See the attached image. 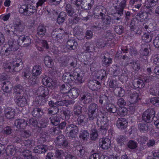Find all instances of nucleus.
I'll return each instance as SVG.
<instances>
[{
    "label": "nucleus",
    "instance_id": "423d86ee",
    "mask_svg": "<svg viewBox=\"0 0 159 159\" xmlns=\"http://www.w3.org/2000/svg\"><path fill=\"white\" fill-rule=\"evenodd\" d=\"M35 11L34 7L28 4L22 5L19 10L20 13L26 16L32 15Z\"/></svg>",
    "mask_w": 159,
    "mask_h": 159
},
{
    "label": "nucleus",
    "instance_id": "a18cd8bd",
    "mask_svg": "<svg viewBox=\"0 0 159 159\" xmlns=\"http://www.w3.org/2000/svg\"><path fill=\"white\" fill-rule=\"evenodd\" d=\"M77 150L78 151L77 155L79 157L84 158L85 157V151L82 146H78L77 148Z\"/></svg>",
    "mask_w": 159,
    "mask_h": 159
},
{
    "label": "nucleus",
    "instance_id": "c03bdc74",
    "mask_svg": "<svg viewBox=\"0 0 159 159\" xmlns=\"http://www.w3.org/2000/svg\"><path fill=\"white\" fill-rule=\"evenodd\" d=\"M73 33L75 36H79L83 34V28L79 26H75L73 29Z\"/></svg>",
    "mask_w": 159,
    "mask_h": 159
},
{
    "label": "nucleus",
    "instance_id": "dca6fc26",
    "mask_svg": "<svg viewBox=\"0 0 159 159\" xmlns=\"http://www.w3.org/2000/svg\"><path fill=\"white\" fill-rule=\"evenodd\" d=\"M138 23L136 19L132 18L129 25L130 30L135 34H140L141 33V30L139 28L137 25Z\"/></svg>",
    "mask_w": 159,
    "mask_h": 159
},
{
    "label": "nucleus",
    "instance_id": "3c124183",
    "mask_svg": "<svg viewBox=\"0 0 159 159\" xmlns=\"http://www.w3.org/2000/svg\"><path fill=\"white\" fill-rule=\"evenodd\" d=\"M89 135V133L87 130H82L80 131L79 134V137L80 138L84 140L88 138Z\"/></svg>",
    "mask_w": 159,
    "mask_h": 159
},
{
    "label": "nucleus",
    "instance_id": "20e7f679",
    "mask_svg": "<svg viewBox=\"0 0 159 159\" xmlns=\"http://www.w3.org/2000/svg\"><path fill=\"white\" fill-rule=\"evenodd\" d=\"M70 2L77 7L80 6L86 10L90 9L94 3L93 0H71Z\"/></svg>",
    "mask_w": 159,
    "mask_h": 159
},
{
    "label": "nucleus",
    "instance_id": "473e14b6",
    "mask_svg": "<svg viewBox=\"0 0 159 159\" xmlns=\"http://www.w3.org/2000/svg\"><path fill=\"white\" fill-rule=\"evenodd\" d=\"M106 109L110 115L116 116L117 108L115 106L111 104H109L106 106Z\"/></svg>",
    "mask_w": 159,
    "mask_h": 159
},
{
    "label": "nucleus",
    "instance_id": "c756f323",
    "mask_svg": "<svg viewBox=\"0 0 159 159\" xmlns=\"http://www.w3.org/2000/svg\"><path fill=\"white\" fill-rule=\"evenodd\" d=\"M46 32V27L43 25L39 24L37 29V34L40 37H43Z\"/></svg>",
    "mask_w": 159,
    "mask_h": 159
},
{
    "label": "nucleus",
    "instance_id": "6e6552de",
    "mask_svg": "<svg viewBox=\"0 0 159 159\" xmlns=\"http://www.w3.org/2000/svg\"><path fill=\"white\" fill-rule=\"evenodd\" d=\"M55 141L56 144L60 148H65L69 147V141L63 135H61L57 137Z\"/></svg>",
    "mask_w": 159,
    "mask_h": 159
},
{
    "label": "nucleus",
    "instance_id": "c85d7f7f",
    "mask_svg": "<svg viewBox=\"0 0 159 159\" xmlns=\"http://www.w3.org/2000/svg\"><path fill=\"white\" fill-rule=\"evenodd\" d=\"M95 47L93 42H86L83 46V49L86 52H92L94 50Z\"/></svg>",
    "mask_w": 159,
    "mask_h": 159
},
{
    "label": "nucleus",
    "instance_id": "4be33fe9",
    "mask_svg": "<svg viewBox=\"0 0 159 159\" xmlns=\"http://www.w3.org/2000/svg\"><path fill=\"white\" fill-rule=\"evenodd\" d=\"M19 37L18 42L20 44H22L24 47H27L31 43L30 39L27 36L18 35Z\"/></svg>",
    "mask_w": 159,
    "mask_h": 159
},
{
    "label": "nucleus",
    "instance_id": "bb28decb",
    "mask_svg": "<svg viewBox=\"0 0 159 159\" xmlns=\"http://www.w3.org/2000/svg\"><path fill=\"white\" fill-rule=\"evenodd\" d=\"M47 148L45 145L40 144L36 146L34 148V152L35 153H42L46 152Z\"/></svg>",
    "mask_w": 159,
    "mask_h": 159
},
{
    "label": "nucleus",
    "instance_id": "f8f14e48",
    "mask_svg": "<svg viewBox=\"0 0 159 159\" xmlns=\"http://www.w3.org/2000/svg\"><path fill=\"white\" fill-rule=\"evenodd\" d=\"M100 58L102 60V64L103 66L107 67L112 63V58L110 57L108 53L105 52H103L101 54Z\"/></svg>",
    "mask_w": 159,
    "mask_h": 159
},
{
    "label": "nucleus",
    "instance_id": "ddd939ff",
    "mask_svg": "<svg viewBox=\"0 0 159 159\" xmlns=\"http://www.w3.org/2000/svg\"><path fill=\"white\" fill-rule=\"evenodd\" d=\"M13 24L16 33H17L18 36L19 33L23 31L25 29L24 25L22 23L21 21L18 18L15 19L13 21Z\"/></svg>",
    "mask_w": 159,
    "mask_h": 159
},
{
    "label": "nucleus",
    "instance_id": "72a5a7b5",
    "mask_svg": "<svg viewBox=\"0 0 159 159\" xmlns=\"http://www.w3.org/2000/svg\"><path fill=\"white\" fill-rule=\"evenodd\" d=\"M42 68L39 65L34 66L32 71V74L33 76L37 77L41 73Z\"/></svg>",
    "mask_w": 159,
    "mask_h": 159
},
{
    "label": "nucleus",
    "instance_id": "69168bd1",
    "mask_svg": "<svg viewBox=\"0 0 159 159\" xmlns=\"http://www.w3.org/2000/svg\"><path fill=\"white\" fill-rule=\"evenodd\" d=\"M148 137L145 136H139L137 139L138 142L141 144H143L148 140Z\"/></svg>",
    "mask_w": 159,
    "mask_h": 159
},
{
    "label": "nucleus",
    "instance_id": "6e6d98bb",
    "mask_svg": "<svg viewBox=\"0 0 159 159\" xmlns=\"http://www.w3.org/2000/svg\"><path fill=\"white\" fill-rule=\"evenodd\" d=\"M108 120L107 116L102 115L101 121V126L108 127Z\"/></svg>",
    "mask_w": 159,
    "mask_h": 159
},
{
    "label": "nucleus",
    "instance_id": "774afa93",
    "mask_svg": "<svg viewBox=\"0 0 159 159\" xmlns=\"http://www.w3.org/2000/svg\"><path fill=\"white\" fill-rule=\"evenodd\" d=\"M115 91L117 93L118 96L119 97H123L125 94L124 90L121 87H118L115 89Z\"/></svg>",
    "mask_w": 159,
    "mask_h": 159
},
{
    "label": "nucleus",
    "instance_id": "2f4dec72",
    "mask_svg": "<svg viewBox=\"0 0 159 159\" xmlns=\"http://www.w3.org/2000/svg\"><path fill=\"white\" fill-rule=\"evenodd\" d=\"M4 112L6 117L8 119L13 118L15 113L14 109L11 107L5 109Z\"/></svg>",
    "mask_w": 159,
    "mask_h": 159
},
{
    "label": "nucleus",
    "instance_id": "603ef678",
    "mask_svg": "<svg viewBox=\"0 0 159 159\" xmlns=\"http://www.w3.org/2000/svg\"><path fill=\"white\" fill-rule=\"evenodd\" d=\"M127 139L126 136L120 135L116 139V141L118 143L122 146L124 144V142Z\"/></svg>",
    "mask_w": 159,
    "mask_h": 159
},
{
    "label": "nucleus",
    "instance_id": "13d9d810",
    "mask_svg": "<svg viewBox=\"0 0 159 159\" xmlns=\"http://www.w3.org/2000/svg\"><path fill=\"white\" fill-rule=\"evenodd\" d=\"M91 131L90 134V139L92 140H95L97 139L98 136L97 130L95 128H94L92 129Z\"/></svg>",
    "mask_w": 159,
    "mask_h": 159
},
{
    "label": "nucleus",
    "instance_id": "5701e85b",
    "mask_svg": "<svg viewBox=\"0 0 159 159\" xmlns=\"http://www.w3.org/2000/svg\"><path fill=\"white\" fill-rule=\"evenodd\" d=\"M37 94L39 96L45 97L49 93V90L48 88L44 86L39 87L36 90Z\"/></svg>",
    "mask_w": 159,
    "mask_h": 159
},
{
    "label": "nucleus",
    "instance_id": "09e8293b",
    "mask_svg": "<svg viewBox=\"0 0 159 159\" xmlns=\"http://www.w3.org/2000/svg\"><path fill=\"white\" fill-rule=\"evenodd\" d=\"M127 112V110L125 107H120L117 108L115 116H116L117 115H119L122 116L126 115Z\"/></svg>",
    "mask_w": 159,
    "mask_h": 159
},
{
    "label": "nucleus",
    "instance_id": "7ed1b4c3",
    "mask_svg": "<svg viewBox=\"0 0 159 159\" xmlns=\"http://www.w3.org/2000/svg\"><path fill=\"white\" fill-rule=\"evenodd\" d=\"M101 19V21L96 22L95 24L92 27V31H97L102 29L105 30L110 26L111 22L110 16H106Z\"/></svg>",
    "mask_w": 159,
    "mask_h": 159
},
{
    "label": "nucleus",
    "instance_id": "9b49d317",
    "mask_svg": "<svg viewBox=\"0 0 159 159\" xmlns=\"http://www.w3.org/2000/svg\"><path fill=\"white\" fill-rule=\"evenodd\" d=\"M141 49L140 50V56L145 60L147 59V56H148L149 52L151 51V46L150 44L145 43L142 44L141 45Z\"/></svg>",
    "mask_w": 159,
    "mask_h": 159
},
{
    "label": "nucleus",
    "instance_id": "412c9836",
    "mask_svg": "<svg viewBox=\"0 0 159 159\" xmlns=\"http://www.w3.org/2000/svg\"><path fill=\"white\" fill-rule=\"evenodd\" d=\"M27 96H17L16 98L15 102L19 107H22L27 104Z\"/></svg>",
    "mask_w": 159,
    "mask_h": 159
},
{
    "label": "nucleus",
    "instance_id": "4c0bfd02",
    "mask_svg": "<svg viewBox=\"0 0 159 159\" xmlns=\"http://www.w3.org/2000/svg\"><path fill=\"white\" fill-rule=\"evenodd\" d=\"M5 150L8 156L14 155L16 152V148L13 145L8 146Z\"/></svg>",
    "mask_w": 159,
    "mask_h": 159
},
{
    "label": "nucleus",
    "instance_id": "aec40b11",
    "mask_svg": "<svg viewBox=\"0 0 159 159\" xmlns=\"http://www.w3.org/2000/svg\"><path fill=\"white\" fill-rule=\"evenodd\" d=\"M116 125L118 129H124L127 126V121L124 118H119L116 121Z\"/></svg>",
    "mask_w": 159,
    "mask_h": 159
},
{
    "label": "nucleus",
    "instance_id": "f03ea898",
    "mask_svg": "<svg viewBox=\"0 0 159 159\" xmlns=\"http://www.w3.org/2000/svg\"><path fill=\"white\" fill-rule=\"evenodd\" d=\"M3 66L7 72H18L22 69L23 64L20 59H15L14 61H7L4 63Z\"/></svg>",
    "mask_w": 159,
    "mask_h": 159
},
{
    "label": "nucleus",
    "instance_id": "7c9ffc66",
    "mask_svg": "<svg viewBox=\"0 0 159 159\" xmlns=\"http://www.w3.org/2000/svg\"><path fill=\"white\" fill-rule=\"evenodd\" d=\"M111 100V97L105 95H102L99 97V101L101 104L104 105L108 103Z\"/></svg>",
    "mask_w": 159,
    "mask_h": 159
},
{
    "label": "nucleus",
    "instance_id": "f257e3e1",
    "mask_svg": "<svg viewBox=\"0 0 159 159\" xmlns=\"http://www.w3.org/2000/svg\"><path fill=\"white\" fill-rule=\"evenodd\" d=\"M98 106L96 103H92L89 104L87 113L88 120L92 122H96L98 125V122L101 118L98 112Z\"/></svg>",
    "mask_w": 159,
    "mask_h": 159
},
{
    "label": "nucleus",
    "instance_id": "39448f33",
    "mask_svg": "<svg viewBox=\"0 0 159 159\" xmlns=\"http://www.w3.org/2000/svg\"><path fill=\"white\" fill-rule=\"evenodd\" d=\"M65 132L70 139L75 138L79 132V128L73 124H67L66 126Z\"/></svg>",
    "mask_w": 159,
    "mask_h": 159
},
{
    "label": "nucleus",
    "instance_id": "79ce46f5",
    "mask_svg": "<svg viewBox=\"0 0 159 159\" xmlns=\"http://www.w3.org/2000/svg\"><path fill=\"white\" fill-rule=\"evenodd\" d=\"M44 61L45 65L48 67H52L53 65L54 62L51 58L48 56L44 57Z\"/></svg>",
    "mask_w": 159,
    "mask_h": 159
},
{
    "label": "nucleus",
    "instance_id": "a878e982",
    "mask_svg": "<svg viewBox=\"0 0 159 159\" xmlns=\"http://www.w3.org/2000/svg\"><path fill=\"white\" fill-rule=\"evenodd\" d=\"M136 19L140 20L142 21L143 20L146 21L150 18V16H148L146 12L141 11L136 16Z\"/></svg>",
    "mask_w": 159,
    "mask_h": 159
},
{
    "label": "nucleus",
    "instance_id": "338daca9",
    "mask_svg": "<svg viewBox=\"0 0 159 159\" xmlns=\"http://www.w3.org/2000/svg\"><path fill=\"white\" fill-rule=\"evenodd\" d=\"M20 135L24 138H29L31 135V132L28 130H24L21 132Z\"/></svg>",
    "mask_w": 159,
    "mask_h": 159
},
{
    "label": "nucleus",
    "instance_id": "cd10ccee",
    "mask_svg": "<svg viewBox=\"0 0 159 159\" xmlns=\"http://www.w3.org/2000/svg\"><path fill=\"white\" fill-rule=\"evenodd\" d=\"M79 93V90L78 89L73 88L69 90L67 95L71 99H75L78 97Z\"/></svg>",
    "mask_w": 159,
    "mask_h": 159
},
{
    "label": "nucleus",
    "instance_id": "680f3d73",
    "mask_svg": "<svg viewBox=\"0 0 159 159\" xmlns=\"http://www.w3.org/2000/svg\"><path fill=\"white\" fill-rule=\"evenodd\" d=\"M52 80L49 78L45 77L42 79L43 84L48 87H49L52 85Z\"/></svg>",
    "mask_w": 159,
    "mask_h": 159
},
{
    "label": "nucleus",
    "instance_id": "f3484780",
    "mask_svg": "<svg viewBox=\"0 0 159 159\" xmlns=\"http://www.w3.org/2000/svg\"><path fill=\"white\" fill-rule=\"evenodd\" d=\"M99 143L100 147L103 149H107L111 146L110 140L107 138H103L99 140Z\"/></svg>",
    "mask_w": 159,
    "mask_h": 159
},
{
    "label": "nucleus",
    "instance_id": "37998d69",
    "mask_svg": "<svg viewBox=\"0 0 159 159\" xmlns=\"http://www.w3.org/2000/svg\"><path fill=\"white\" fill-rule=\"evenodd\" d=\"M65 11L67 15L72 16L75 13L74 10L70 4H67L65 7Z\"/></svg>",
    "mask_w": 159,
    "mask_h": 159
},
{
    "label": "nucleus",
    "instance_id": "e433bc0d",
    "mask_svg": "<svg viewBox=\"0 0 159 159\" xmlns=\"http://www.w3.org/2000/svg\"><path fill=\"white\" fill-rule=\"evenodd\" d=\"M32 114L34 117L39 118L43 114V110L40 108H35L32 111Z\"/></svg>",
    "mask_w": 159,
    "mask_h": 159
},
{
    "label": "nucleus",
    "instance_id": "b1692460",
    "mask_svg": "<svg viewBox=\"0 0 159 159\" xmlns=\"http://www.w3.org/2000/svg\"><path fill=\"white\" fill-rule=\"evenodd\" d=\"M15 125L17 128L20 129H25L27 126L28 123L25 120L20 119L16 120L14 123Z\"/></svg>",
    "mask_w": 159,
    "mask_h": 159
},
{
    "label": "nucleus",
    "instance_id": "6ab92c4d",
    "mask_svg": "<svg viewBox=\"0 0 159 159\" xmlns=\"http://www.w3.org/2000/svg\"><path fill=\"white\" fill-rule=\"evenodd\" d=\"M138 129L139 131L142 133H147L148 131L151 130L152 125L144 122H140L138 124Z\"/></svg>",
    "mask_w": 159,
    "mask_h": 159
},
{
    "label": "nucleus",
    "instance_id": "0eeeda50",
    "mask_svg": "<svg viewBox=\"0 0 159 159\" xmlns=\"http://www.w3.org/2000/svg\"><path fill=\"white\" fill-rule=\"evenodd\" d=\"M155 111L153 109H148L143 113L142 116V119L145 122L149 123L151 122L154 119H157V117H155Z\"/></svg>",
    "mask_w": 159,
    "mask_h": 159
},
{
    "label": "nucleus",
    "instance_id": "c9c22d12",
    "mask_svg": "<svg viewBox=\"0 0 159 159\" xmlns=\"http://www.w3.org/2000/svg\"><path fill=\"white\" fill-rule=\"evenodd\" d=\"M81 101L84 104H87L91 102V96L89 93H85L81 96Z\"/></svg>",
    "mask_w": 159,
    "mask_h": 159
},
{
    "label": "nucleus",
    "instance_id": "0e129e2a",
    "mask_svg": "<svg viewBox=\"0 0 159 159\" xmlns=\"http://www.w3.org/2000/svg\"><path fill=\"white\" fill-rule=\"evenodd\" d=\"M47 99L44 97L41 96L37 101V104L39 106L43 105L47 102Z\"/></svg>",
    "mask_w": 159,
    "mask_h": 159
},
{
    "label": "nucleus",
    "instance_id": "2eb2a0df",
    "mask_svg": "<svg viewBox=\"0 0 159 159\" xmlns=\"http://www.w3.org/2000/svg\"><path fill=\"white\" fill-rule=\"evenodd\" d=\"M65 31L62 28L55 29L52 32V37L57 40L62 39L65 36Z\"/></svg>",
    "mask_w": 159,
    "mask_h": 159
},
{
    "label": "nucleus",
    "instance_id": "4468645a",
    "mask_svg": "<svg viewBox=\"0 0 159 159\" xmlns=\"http://www.w3.org/2000/svg\"><path fill=\"white\" fill-rule=\"evenodd\" d=\"M19 42H17L13 39H11L9 41V47L5 51V53L7 55V53L8 54L10 53L11 51H16L19 48Z\"/></svg>",
    "mask_w": 159,
    "mask_h": 159
},
{
    "label": "nucleus",
    "instance_id": "bf43d9fd",
    "mask_svg": "<svg viewBox=\"0 0 159 159\" xmlns=\"http://www.w3.org/2000/svg\"><path fill=\"white\" fill-rule=\"evenodd\" d=\"M128 147L131 149H136L138 146L137 143L133 140L129 141L127 143Z\"/></svg>",
    "mask_w": 159,
    "mask_h": 159
},
{
    "label": "nucleus",
    "instance_id": "de8ad7c7",
    "mask_svg": "<svg viewBox=\"0 0 159 159\" xmlns=\"http://www.w3.org/2000/svg\"><path fill=\"white\" fill-rule=\"evenodd\" d=\"M66 16V14L64 12H61L58 15L57 19L58 23L60 24L62 23L65 20Z\"/></svg>",
    "mask_w": 159,
    "mask_h": 159
},
{
    "label": "nucleus",
    "instance_id": "864d4df0",
    "mask_svg": "<svg viewBox=\"0 0 159 159\" xmlns=\"http://www.w3.org/2000/svg\"><path fill=\"white\" fill-rule=\"evenodd\" d=\"M148 91L150 94L153 96H157L159 94V89L156 87H150Z\"/></svg>",
    "mask_w": 159,
    "mask_h": 159
},
{
    "label": "nucleus",
    "instance_id": "49530a36",
    "mask_svg": "<svg viewBox=\"0 0 159 159\" xmlns=\"http://www.w3.org/2000/svg\"><path fill=\"white\" fill-rule=\"evenodd\" d=\"M11 87V84L9 82H4L3 85L2 86V88L3 91L5 92L4 94L7 93H10L9 88Z\"/></svg>",
    "mask_w": 159,
    "mask_h": 159
},
{
    "label": "nucleus",
    "instance_id": "5fc2aeb1",
    "mask_svg": "<svg viewBox=\"0 0 159 159\" xmlns=\"http://www.w3.org/2000/svg\"><path fill=\"white\" fill-rule=\"evenodd\" d=\"M73 111L75 115H79L82 113V107L80 105H75L74 107Z\"/></svg>",
    "mask_w": 159,
    "mask_h": 159
},
{
    "label": "nucleus",
    "instance_id": "a19ab883",
    "mask_svg": "<svg viewBox=\"0 0 159 159\" xmlns=\"http://www.w3.org/2000/svg\"><path fill=\"white\" fill-rule=\"evenodd\" d=\"M49 119L52 124L54 125H57L59 123L60 118L59 115H53L49 118Z\"/></svg>",
    "mask_w": 159,
    "mask_h": 159
},
{
    "label": "nucleus",
    "instance_id": "9d476101",
    "mask_svg": "<svg viewBox=\"0 0 159 159\" xmlns=\"http://www.w3.org/2000/svg\"><path fill=\"white\" fill-rule=\"evenodd\" d=\"M106 8L102 6H99L94 8L93 15L96 18L100 17L101 19L105 17L107 14Z\"/></svg>",
    "mask_w": 159,
    "mask_h": 159
},
{
    "label": "nucleus",
    "instance_id": "58836bf2",
    "mask_svg": "<svg viewBox=\"0 0 159 159\" xmlns=\"http://www.w3.org/2000/svg\"><path fill=\"white\" fill-rule=\"evenodd\" d=\"M77 43L73 40H69L66 43V46L69 49L74 50L76 48Z\"/></svg>",
    "mask_w": 159,
    "mask_h": 159
},
{
    "label": "nucleus",
    "instance_id": "4d7b16f0",
    "mask_svg": "<svg viewBox=\"0 0 159 159\" xmlns=\"http://www.w3.org/2000/svg\"><path fill=\"white\" fill-rule=\"evenodd\" d=\"M114 28L116 33L119 34H120L123 32L124 27L122 25H116L114 26Z\"/></svg>",
    "mask_w": 159,
    "mask_h": 159
},
{
    "label": "nucleus",
    "instance_id": "a211bd4d",
    "mask_svg": "<svg viewBox=\"0 0 159 159\" xmlns=\"http://www.w3.org/2000/svg\"><path fill=\"white\" fill-rule=\"evenodd\" d=\"M88 86L89 89L93 91H97L101 87L100 83L95 80H90L88 83Z\"/></svg>",
    "mask_w": 159,
    "mask_h": 159
},
{
    "label": "nucleus",
    "instance_id": "393cba45",
    "mask_svg": "<svg viewBox=\"0 0 159 159\" xmlns=\"http://www.w3.org/2000/svg\"><path fill=\"white\" fill-rule=\"evenodd\" d=\"M62 78L64 82L68 83H71L75 80V77L69 72L64 73Z\"/></svg>",
    "mask_w": 159,
    "mask_h": 159
},
{
    "label": "nucleus",
    "instance_id": "1a4fd4ad",
    "mask_svg": "<svg viewBox=\"0 0 159 159\" xmlns=\"http://www.w3.org/2000/svg\"><path fill=\"white\" fill-rule=\"evenodd\" d=\"M149 80L148 77H145L140 79H134L132 82L134 88H143L145 86V83L148 82Z\"/></svg>",
    "mask_w": 159,
    "mask_h": 159
},
{
    "label": "nucleus",
    "instance_id": "8fccbe9b",
    "mask_svg": "<svg viewBox=\"0 0 159 159\" xmlns=\"http://www.w3.org/2000/svg\"><path fill=\"white\" fill-rule=\"evenodd\" d=\"M85 118L86 116L84 115H80L77 118V124L80 125H84L86 123L85 121Z\"/></svg>",
    "mask_w": 159,
    "mask_h": 159
},
{
    "label": "nucleus",
    "instance_id": "e2e57ef3",
    "mask_svg": "<svg viewBox=\"0 0 159 159\" xmlns=\"http://www.w3.org/2000/svg\"><path fill=\"white\" fill-rule=\"evenodd\" d=\"M21 76L24 79H28L30 77V72L29 70L26 69H24Z\"/></svg>",
    "mask_w": 159,
    "mask_h": 159
},
{
    "label": "nucleus",
    "instance_id": "ea45409f",
    "mask_svg": "<svg viewBox=\"0 0 159 159\" xmlns=\"http://www.w3.org/2000/svg\"><path fill=\"white\" fill-rule=\"evenodd\" d=\"M24 89V88L20 84H16L13 89L14 94L15 95H20L22 92H23Z\"/></svg>",
    "mask_w": 159,
    "mask_h": 159
},
{
    "label": "nucleus",
    "instance_id": "052dcab7",
    "mask_svg": "<svg viewBox=\"0 0 159 159\" xmlns=\"http://www.w3.org/2000/svg\"><path fill=\"white\" fill-rule=\"evenodd\" d=\"M60 91L61 93L66 94L68 93L69 90L68 87L67 85L62 84L60 88Z\"/></svg>",
    "mask_w": 159,
    "mask_h": 159
},
{
    "label": "nucleus",
    "instance_id": "f704fd0d",
    "mask_svg": "<svg viewBox=\"0 0 159 159\" xmlns=\"http://www.w3.org/2000/svg\"><path fill=\"white\" fill-rule=\"evenodd\" d=\"M139 94L136 92H130L128 93V96L131 99V101L133 103L136 102L140 98H139Z\"/></svg>",
    "mask_w": 159,
    "mask_h": 159
}]
</instances>
